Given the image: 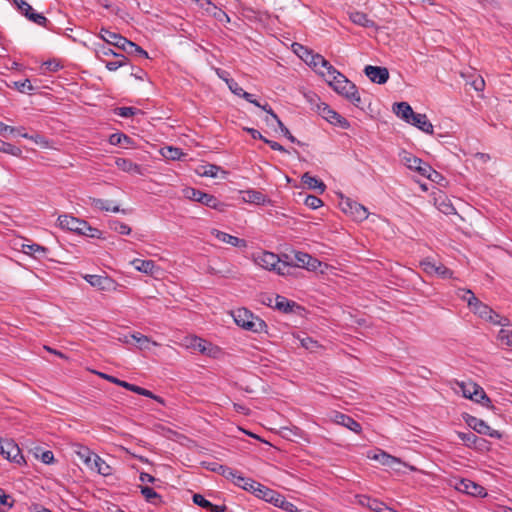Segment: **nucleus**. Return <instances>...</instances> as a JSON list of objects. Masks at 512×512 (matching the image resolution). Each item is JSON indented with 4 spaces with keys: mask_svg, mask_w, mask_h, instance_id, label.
Segmentation results:
<instances>
[{
    "mask_svg": "<svg viewBox=\"0 0 512 512\" xmlns=\"http://www.w3.org/2000/svg\"><path fill=\"white\" fill-rule=\"evenodd\" d=\"M326 81L335 92L344 96L354 106L359 107L361 104L360 94L355 86L345 75L336 70L333 66H329V72L325 76Z\"/></svg>",
    "mask_w": 512,
    "mask_h": 512,
    "instance_id": "obj_1",
    "label": "nucleus"
},
{
    "mask_svg": "<svg viewBox=\"0 0 512 512\" xmlns=\"http://www.w3.org/2000/svg\"><path fill=\"white\" fill-rule=\"evenodd\" d=\"M231 316L235 324L243 330L256 334L267 333L268 331L266 322L247 308L241 307L232 310Z\"/></svg>",
    "mask_w": 512,
    "mask_h": 512,
    "instance_id": "obj_2",
    "label": "nucleus"
},
{
    "mask_svg": "<svg viewBox=\"0 0 512 512\" xmlns=\"http://www.w3.org/2000/svg\"><path fill=\"white\" fill-rule=\"evenodd\" d=\"M254 262L263 269L274 271L281 276L288 275L292 267L287 260H281L277 254L269 251L254 255Z\"/></svg>",
    "mask_w": 512,
    "mask_h": 512,
    "instance_id": "obj_3",
    "label": "nucleus"
},
{
    "mask_svg": "<svg viewBox=\"0 0 512 512\" xmlns=\"http://www.w3.org/2000/svg\"><path fill=\"white\" fill-rule=\"evenodd\" d=\"M185 346L188 349H193L198 351L199 353L208 356L213 359H218L223 355V351L217 345L198 337V336H188L185 338Z\"/></svg>",
    "mask_w": 512,
    "mask_h": 512,
    "instance_id": "obj_4",
    "label": "nucleus"
},
{
    "mask_svg": "<svg viewBox=\"0 0 512 512\" xmlns=\"http://www.w3.org/2000/svg\"><path fill=\"white\" fill-rule=\"evenodd\" d=\"M184 196L192 201L199 202L209 208L224 211L227 206L225 203L219 201L214 195L205 193L198 189L187 187L183 190Z\"/></svg>",
    "mask_w": 512,
    "mask_h": 512,
    "instance_id": "obj_5",
    "label": "nucleus"
},
{
    "mask_svg": "<svg viewBox=\"0 0 512 512\" xmlns=\"http://www.w3.org/2000/svg\"><path fill=\"white\" fill-rule=\"evenodd\" d=\"M99 375H100V377H102L103 379H106L107 381H109L111 383L121 386L129 391H132V392L138 394V395H142V396L151 398V399L157 401L158 403L164 404V400L160 396L153 394L150 390H147V389L137 386L135 384H131L129 382L120 380L112 375H108L105 373H99Z\"/></svg>",
    "mask_w": 512,
    "mask_h": 512,
    "instance_id": "obj_6",
    "label": "nucleus"
},
{
    "mask_svg": "<svg viewBox=\"0 0 512 512\" xmlns=\"http://www.w3.org/2000/svg\"><path fill=\"white\" fill-rule=\"evenodd\" d=\"M83 279L92 287L104 292L116 291L120 286L113 278L109 277L107 274H86L83 276Z\"/></svg>",
    "mask_w": 512,
    "mask_h": 512,
    "instance_id": "obj_7",
    "label": "nucleus"
},
{
    "mask_svg": "<svg viewBox=\"0 0 512 512\" xmlns=\"http://www.w3.org/2000/svg\"><path fill=\"white\" fill-rule=\"evenodd\" d=\"M339 205L341 210L345 214L350 215L355 221H364L369 216V212L365 206L350 198H342Z\"/></svg>",
    "mask_w": 512,
    "mask_h": 512,
    "instance_id": "obj_8",
    "label": "nucleus"
},
{
    "mask_svg": "<svg viewBox=\"0 0 512 512\" xmlns=\"http://www.w3.org/2000/svg\"><path fill=\"white\" fill-rule=\"evenodd\" d=\"M0 454L3 458L16 464L25 463L24 456L21 454L19 446L10 439H1Z\"/></svg>",
    "mask_w": 512,
    "mask_h": 512,
    "instance_id": "obj_9",
    "label": "nucleus"
},
{
    "mask_svg": "<svg viewBox=\"0 0 512 512\" xmlns=\"http://www.w3.org/2000/svg\"><path fill=\"white\" fill-rule=\"evenodd\" d=\"M318 110L319 114L330 124L338 126L342 129L350 128L349 121L341 116L338 112L333 110L329 105L321 103V105L318 106Z\"/></svg>",
    "mask_w": 512,
    "mask_h": 512,
    "instance_id": "obj_10",
    "label": "nucleus"
},
{
    "mask_svg": "<svg viewBox=\"0 0 512 512\" xmlns=\"http://www.w3.org/2000/svg\"><path fill=\"white\" fill-rule=\"evenodd\" d=\"M455 489L459 492L466 493L471 496L485 497L487 492L483 486L470 480V479H459L455 483Z\"/></svg>",
    "mask_w": 512,
    "mask_h": 512,
    "instance_id": "obj_11",
    "label": "nucleus"
},
{
    "mask_svg": "<svg viewBox=\"0 0 512 512\" xmlns=\"http://www.w3.org/2000/svg\"><path fill=\"white\" fill-rule=\"evenodd\" d=\"M420 266L430 275H437L442 279H450L453 277V271L447 268L445 265L441 263H436L430 259H424L420 262Z\"/></svg>",
    "mask_w": 512,
    "mask_h": 512,
    "instance_id": "obj_12",
    "label": "nucleus"
},
{
    "mask_svg": "<svg viewBox=\"0 0 512 512\" xmlns=\"http://www.w3.org/2000/svg\"><path fill=\"white\" fill-rule=\"evenodd\" d=\"M466 423L479 434L487 435L495 439L502 437V434L498 430L492 429L484 420L477 417L468 416Z\"/></svg>",
    "mask_w": 512,
    "mask_h": 512,
    "instance_id": "obj_13",
    "label": "nucleus"
},
{
    "mask_svg": "<svg viewBox=\"0 0 512 512\" xmlns=\"http://www.w3.org/2000/svg\"><path fill=\"white\" fill-rule=\"evenodd\" d=\"M305 62L319 72L322 76H326L329 72V66H332L322 55L315 54L311 50H305Z\"/></svg>",
    "mask_w": 512,
    "mask_h": 512,
    "instance_id": "obj_14",
    "label": "nucleus"
},
{
    "mask_svg": "<svg viewBox=\"0 0 512 512\" xmlns=\"http://www.w3.org/2000/svg\"><path fill=\"white\" fill-rule=\"evenodd\" d=\"M330 419L333 423L343 426L356 434H360L362 431L361 424L344 413L333 411L330 415Z\"/></svg>",
    "mask_w": 512,
    "mask_h": 512,
    "instance_id": "obj_15",
    "label": "nucleus"
},
{
    "mask_svg": "<svg viewBox=\"0 0 512 512\" xmlns=\"http://www.w3.org/2000/svg\"><path fill=\"white\" fill-rule=\"evenodd\" d=\"M99 37L106 42L108 45L115 46L116 48L125 51L130 40L123 37L122 35L110 31L106 28H102L99 32Z\"/></svg>",
    "mask_w": 512,
    "mask_h": 512,
    "instance_id": "obj_16",
    "label": "nucleus"
},
{
    "mask_svg": "<svg viewBox=\"0 0 512 512\" xmlns=\"http://www.w3.org/2000/svg\"><path fill=\"white\" fill-rule=\"evenodd\" d=\"M294 259H295L294 266L299 267V268H304L309 271H315L321 265V262L318 259H316V258L312 257L310 254H308L306 252H302V251H296L294 253Z\"/></svg>",
    "mask_w": 512,
    "mask_h": 512,
    "instance_id": "obj_17",
    "label": "nucleus"
},
{
    "mask_svg": "<svg viewBox=\"0 0 512 512\" xmlns=\"http://www.w3.org/2000/svg\"><path fill=\"white\" fill-rule=\"evenodd\" d=\"M364 73L371 82L376 84H384L389 79V71L386 67L367 65Z\"/></svg>",
    "mask_w": 512,
    "mask_h": 512,
    "instance_id": "obj_18",
    "label": "nucleus"
},
{
    "mask_svg": "<svg viewBox=\"0 0 512 512\" xmlns=\"http://www.w3.org/2000/svg\"><path fill=\"white\" fill-rule=\"evenodd\" d=\"M58 224L62 229L75 232L80 235L83 227H85V220L78 219L71 215H60L58 217Z\"/></svg>",
    "mask_w": 512,
    "mask_h": 512,
    "instance_id": "obj_19",
    "label": "nucleus"
},
{
    "mask_svg": "<svg viewBox=\"0 0 512 512\" xmlns=\"http://www.w3.org/2000/svg\"><path fill=\"white\" fill-rule=\"evenodd\" d=\"M465 293L469 295L468 307L473 311L474 314L484 319L488 316V314L492 313V309L488 305L481 302L471 290H466Z\"/></svg>",
    "mask_w": 512,
    "mask_h": 512,
    "instance_id": "obj_20",
    "label": "nucleus"
},
{
    "mask_svg": "<svg viewBox=\"0 0 512 512\" xmlns=\"http://www.w3.org/2000/svg\"><path fill=\"white\" fill-rule=\"evenodd\" d=\"M211 234L215 236L219 241L229 244L233 247H239V248H246L247 247V241L245 239L238 238L236 236L230 235L226 232L213 229L211 231Z\"/></svg>",
    "mask_w": 512,
    "mask_h": 512,
    "instance_id": "obj_21",
    "label": "nucleus"
},
{
    "mask_svg": "<svg viewBox=\"0 0 512 512\" xmlns=\"http://www.w3.org/2000/svg\"><path fill=\"white\" fill-rule=\"evenodd\" d=\"M201 7L205 9V11L213 16L217 21L221 23H229L230 17L228 14L222 9L218 8L211 0H204L201 4Z\"/></svg>",
    "mask_w": 512,
    "mask_h": 512,
    "instance_id": "obj_22",
    "label": "nucleus"
},
{
    "mask_svg": "<svg viewBox=\"0 0 512 512\" xmlns=\"http://www.w3.org/2000/svg\"><path fill=\"white\" fill-rule=\"evenodd\" d=\"M408 124L416 127L424 133L433 134V125L426 114L414 113Z\"/></svg>",
    "mask_w": 512,
    "mask_h": 512,
    "instance_id": "obj_23",
    "label": "nucleus"
},
{
    "mask_svg": "<svg viewBox=\"0 0 512 512\" xmlns=\"http://www.w3.org/2000/svg\"><path fill=\"white\" fill-rule=\"evenodd\" d=\"M88 203L95 209L106 211V212H122L125 213V210H121L118 205H112L111 201L89 197Z\"/></svg>",
    "mask_w": 512,
    "mask_h": 512,
    "instance_id": "obj_24",
    "label": "nucleus"
},
{
    "mask_svg": "<svg viewBox=\"0 0 512 512\" xmlns=\"http://www.w3.org/2000/svg\"><path fill=\"white\" fill-rule=\"evenodd\" d=\"M393 112L397 117L409 123L414 115L412 107L407 102H398L393 105Z\"/></svg>",
    "mask_w": 512,
    "mask_h": 512,
    "instance_id": "obj_25",
    "label": "nucleus"
},
{
    "mask_svg": "<svg viewBox=\"0 0 512 512\" xmlns=\"http://www.w3.org/2000/svg\"><path fill=\"white\" fill-rule=\"evenodd\" d=\"M22 252L26 255L34 257L35 259H41L46 257L48 248L37 243L22 244Z\"/></svg>",
    "mask_w": 512,
    "mask_h": 512,
    "instance_id": "obj_26",
    "label": "nucleus"
},
{
    "mask_svg": "<svg viewBox=\"0 0 512 512\" xmlns=\"http://www.w3.org/2000/svg\"><path fill=\"white\" fill-rule=\"evenodd\" d=\"M253 495L261 500H264L268 503L273 504L275 501V498L278 495V492L259 483V486L256 487V489L253 492Z\"/></svg>",
    "mask_w": 512,
    "mask_h": 512,
    "instance_id": "obj_27",
    "label": "nucleus"
},
{
    "mask_svg": "<svg viewBox=\"0 0 512 512\" xmlns=\"http://www.w3.org/2000/svg\"><path fill=\"white\" fill-rule=\"evenodd\" d=\"M115 164L118 169H120L124 172L138 174V175L142 174V167L139 164L134 163L129 159L117 158L115 160Z\"/></svg>",
    "mask_w": 512,
    "mask_h": 512,
    "instance_id": "obj_28",
    "label": "nucleus"
},
{
    "mask_svg": "<svg viewBox=\"0 0 512 512\" xmlns=\"http://www.w3.org/2000/svg\"><path fill=\"white\" fill-rule=\"evenodd\" d=\"M368 458L380 462L384 466L393 467L395 464L400 463V460L382 450L378 453L368 454Z\"/></svg>",
    "mask_w": 512,
    "mask_h": 512,
    "instance_id": "obj_29",
    "label": "nucleus"
},
{
    "mask_svg": "<svg viewBox=\"0 0 512 512\" xmlns=\"http://www.w3.org/2000/svg\"><path fill=\"white\" fill-rule=\"evenodd\" d=\"M193 502L211 512H224L225 506L223 505H215L211 503L209 500H207L203 495L201 494H194L193 495Z\"/></svg>",
    "mask_w": 512,
    "mask_h": 512,
    "instance_id": "obj_30",
    "label": "nucleus"
},
{
    "mask_svg": "<svg viewBox=\"0 0 512 512\" xmlns=\"http://www.w3.org/2000/svg\"><path fill=\"white\" fill-rule=\"evenodd\" d=\"M301 181L309 189L317 190L319 193H323L326 189L324 182L309 173H304L301 177Z\"/></svg>",
    "mask_w": 512,
    "mask_h": 512,
    "instance_id": "obj_31",
    "label": "nucleus"
},
{
    "mask_svg": "<svg viewBox=\"0 0 512 512\" xmlns=\"http://www.w3.org/2000/svg\"><path fill=\"white\" fill-rule=\"evenodd\" d=\"M91 470L96 471L102 476H110L113 473L112 467L106 463L104 459H102L99 455H95L94 460L92 461Z\"/></svg>",
    "mask_w": 512,
    "mask_h": 512,
    "instance_id": "obj_32",
    "label": "nucleus"
},
{
    "mask_svg": "<svg viewBox=\"0 0 512 512\" xmlns=\"http://www.w3.org/2000/svg\"><path fill=\"white\" fill-rule=\"evenodd\" d=\"M243 194V200L247 203L264 205L267 202V197L260 191L249 189L244 191Z\"/></svg>",
    "mask_w": 512,
    "mask_h": 512,
    "instance_id": "obj_33",
    "label": "nucleus"
},
{
    "mask_svg": "<svg viewBox=\"0 0 512 512\" xmlns=\"http://www.w3.org/2000/svg\"><path fill=\"white\" fill-rule=\"evenodd\" d=\"M74 452L88 468H92V461L96 454L91 449L83 445H76Z\"/></svg>",
    "mask_w": 512,
    "mask_h": 512,
    "instance_id": "obj_34",
    "label": "nucleus"
},
{
    "mask_svg": "<svg viewBox=\"0 0 512 512\" xmlns=\"http://www.w3.org/2000/svg\"><path fill=\"white\" fill-rule=\"evenodd\" d=\"M468 388H473V391H472V394H473L472 400L473 401H475L476 403H481V404L490 403L489 397L486 395L485 391L483 390V388L481 386H479L478 384H476L474 382H470Z\"/></svg>",
    "mask_w": 512,
    "mask_h": 512,
    "instance_id": "obj_35",
    "label": "nucleus"
},
{
    "mask_svg": "<svg viewBox=\"0 0 512 512\" xmlns=\"http://www.w3.org/2000/svg\"><path fill=\"white\" fill-rule=\"evenodd\" d=\"M294 306H295V302L288 300L284 296L277 295L275 297L274 308H276L277 310H279L281 312H284V313L292 312Z\"/></svg>",
    "mask_w": 512,
    "mask_h": 512,
    "instance_id": "obj_36",
    "label": "nucleus"
},
{
    "mask_svg": "<svg viewBox=\"0 0 512 512\" xmlns=\"http://www.w3.org/2000/svg\"><path fill=\"white\" fill-rule=\"evenodd\" d=\"M131 263L136 270L146 274H152L155 268V263L152 260L134 259Z\"/></svg>",
    "mask_w": 512,
    "mask_h": 512,
    "instance_id": "obj_37",
    "label": "nucleus"
},
{
    "mask_svg": "<svg viewBox=\"0 0 512 512\" xmlns=\"http://www.w3.org/2000/svg\"><path fill=\"white\" fill-rule=\"evenodd\" d=\"M141 494L145 500L151 504L157 505L161 502V496L151 487L141 486Z\"/></svg>",
    "mask_w": 512,
    "mask_h": 512,
    "instance_id": "obj_38",
    "label": "nucleus"
},
{
    "mask_svg": "<svg viewBox=\"0 0 512 512\" xmlns=\"http://www.w3.org/2000/svg\"><path fill=\"white\" fill-rule=\"evenodd\" d=\"M236 486H238V487L242 488L243 490L248 491V492L253 494V492L256 489V487L259 486V482L255 481V480H253V479H251L249 477H244L243 475H241L237 479Z\"/></svg>",
    "mask_w": 512,
    "mask_h": 512,
    "instance_id": "obj_39",
    "label": "nucleus"
},
{
    "mask_svg": "<svg viewBox=\"0 0 512 512\" xmlns=\"http://www.w3.org/2000/svg\"><path fill=\"white\" fill-rule=\"evenodd\" d=\"M295 338L299 341L300 345L305 348L306 350H309L311 352H315L319 347L320 344L318 341L314 340L313 338L306 336V335H297Z\"/></svg>",
    "mask_w": 512,
    "mask_h": 512,
    "instance_id": "obj_40",
    "label": "nucleus"
},
{
    "mask_svg": "<svg viewBox=\"0 0 512 512\" xmlns=\"http://www.w3.org/2000/svg\"><path fill=\"white\" fill-rule=\"evenodd\" d=\"M130 338L136 341L140 349H149L150 344H152L153 346L159 345L157 342L152 341L149 337L138 332L131 334Z\"/></svg>",
    "mask_w": 512,
    "mask_h": 512,
    "instance_id": "obj_41",
    "label": "nucleus"
},
{
    "mask_svg": "<svg viewBox=\"0 0 512 512\" xmlns=\"http://www.w3.org/2000/svg\"><path fill=\"white\" fill-rule=\"evenodd\" d=\"M94 51H95L96 57L101 61H103L102 56L120 57V53L115 52L108 45L101 44V43L95 44Z\"/></svg>",
    "mask_w": 512,
    "mask_h": 512,
    "instance_id": "obj_42",
    "label": "nucleus"
},
{
    "mask_svg": "<svg viewBox=\"0 0 512 512\" xmlns=\"http://www.w3.org/2000/svg\"><path fill=\"white\" fill-rule=\"evenodd\" d=\"M350 19L353 23L360 25L362 27H372L374 26V21L368 18L365 13L362 12H354L350 15Z\"/></svg>",
    "mask_w": 512,
    "mask_h": 512,
    "instance_id": "obj_43",
    "label": "nucleus"
},
{
    "mask_svg": "<svg viewBox=\"0 0 512 512\" xmlns=\"http://www.w3.org/2000/svg\"><path fill=\"white\" fill-rule=\"evenodd\" d=\"M458 437L462 440V442L469 448L476 447L479 441H482L481 438L476 436L473 432H458Z\"/></svg>",
    "mask_w": 512,
    "mask_h": 512,
    "instance_id": "obj_44",
    "label": "nucleus"
},
{
    "mask_svg": "<svg viewBox=\"0 0 512 512\" xmlns=\"http://www.w3.org/2000/svg\"><path fill=\"white\" fill-rule=\"evenodd\" d=\"M108 225L112 231L118 234L129 235L131 233V228L117 219L109 220Z\"/></svg>",
    "mask_w": 512,
    "mask_h": 512,
    "instance_id": "obj_45",
    "label": "nucleus"
},
{
    "mask_svg": "<svg viewBox=\"0 0 512 512\" xmlns=\"http://www.w3.org/2000/svg\"><path fill=\"white\" fill-rule=\"evenodd\" d=\"M20 136L25 139L33 141L35 144L39 145L42 148H48L50 146L49 140L39 133H35L32 135L28 133H21Z\"/></svg>",
    "mask_w": 512,
    "mask_h": 512,
    "instance_id": "obj_46",
    "label": "nucleus"
},
{
    "mask_svg": "<svg viewBox=\"0 0 512 512\" xmlns=\"http://www.w3.org/2000/svg\"><path fill=\"white\" fill-rule=\"evenodd\" d=\"M273 505L276 507H279L287 512H296L297 511V507L293 503L287 501L285 499V497L283 495H281L280 493H278L277 497L275 498Z\"/></svg>",
    "mask_w": 512,
    "mask_h": 512,
    "instance_id": "obj_47",
    "label": "nucleus"
},
{
    "mask_svg": "<svg viewBox=\"0 0 512 512\" xmlns=\"http://www.w3.org/2000/svg\"><path fill=\"white\" fill-rule=\"evenodd\" d=\"M420 175L434 181L436 177H438V173L427 163L422 161V164L419 165V168L416 169Z\"/></svg>",
    "mask_w": 512,
    "mask_h": 512,
    "instance_id": "obj_48",
    "label": "nucleus"
},
{
    "mask_svg": "<svg viewBox=\"0 0 512 512\" xmlns=\"http://www.w3.org/2000/svg\"><path fill=\"white\" fill-rule=\"evenodd\" d=\"M221 168L214 164H207L201 167V170H198V174L201 176L216 178L218 176Z\"/></svg>",
    "mask_w": 512,
    "mask_h": 512,
    "instance_id": "obj_49",
    "label": "nucleus"
},
{
    "mask_svg": "<svg viewBox=\"0 0 512 512\" xmlns=\"http://www.w3.org/2000/svg\"><path fill=\"white\" fill-rule=\"evenodd\" d=\"M0 152L9 154V155H12L15 157H20L22 155L21 148L13 145L11 143L4 142V141L0 142Z\"/></svg>",
    "mask_w": 512,
    "mask_h": 512,
    "instance_id": "obj_50",
    "label": "nucleus"
},
{
    "mask_svg": "<svg viewBox=\"0 0 512 512\" xmlns=\"http://www.w3.org/2000/svg\"><path fill=\"white\" fill-rule=\"evenodd\" d=\"M484 320L494 324V325H499V326H508L510 324V321L508 318L506 317H501L498 313H496L493 309H492V313L491 314H488V316L486 318H484Z\"/></svg>",
    "mask_w": 512,
    "mask_h": 512,
    "instance_id": "obj_51",
    "label": "nucleus"
},
{
    "mask_svg": "<svg viewBox=\"0 0 512 512\" xmlns=\"http://www.w3.org/2000/svg\"><path fill=\"white\" fill-rule=\"evenodd\" d=\"M117 58L118 60L115 61H103L105 63V67L107 70L116 71L117 69L125 66L128 63V58L123 54H120V57Z\"/></svg>",
    "mask_w": 512,
    "mask_h": 512,
    "instance_id": "obj_52",
    "label": "nucleus"
},
{
    "mask_svg": "<svg viewBox=\"0 0 512 512\" xmlns=\"http://www.w3.org/2000/svg\"><path fill=\"white\" fill-rule=\"evenodd\" d=\"M111 145H128L131 143V138L124 133H113L109 137Z\"/></svg>",
    "mask_w": 512,
    "mask_h": 512,
    "instance_id": "obj_53",
    "label": "nucleus"
},
{
    "mask_svg": "<svg viewBox=\"0 0 512 512\" xmlns=\"http://www.w3.org/2000/svg\"><path fill=\"white\" fill-rule=\"evenodd\" d=\"M219 469H221V475L226 479L232 481L235 485L237 484L238 477L242 475L239 471L225 465L224 467H219Z\"/></svg>",
    "mask_w": 512,
    "mask_h": 512,
    "instance_id": "obj_54",
    "label": "nucleus"
},
{
    "mask_svg": "<svg viewBox=\"0 0 512 512\" xmlns=\"http://www.w3.org/2000/svg\"><path fill=\"white\" fill-rule=\"evenodd\" d=\"M162 154L165 158L171 160H180L184 156L181 149L172 146L164 148Z\"/></svg>",
    "mask_w": 512,
    "mask_h": 512,
    "instance_id": "obj_55",
    "label": "nucleus"
},
{
    "mask_svg": "<svg viewBox=\"0 0 512 512\" xmlns=\"http://www.w3.org/2000/svg\"><path fill=\"white\" fill-rule=\"evenodd\" d=\"M26 18L34 22L35 24L43 27H46L47 23L49 22L48 19L42 13H37L34 10L26 14Z\"/></svg>",
    "mask_w": 512,
    "mask_h": 512,
    "instance_id": "obj_56",
    "label": "nucleus"
},
{
    "mask_svg": "<svg viewBox=\"0 0 512 512\" xmlns=\"http://www.w3.org/2000/svg\"><path fill=\"white\" fill-rule=\"evenodd\" d=\"M14 87L21 93H32L35 87L31 84L29 79H24L14 82Z\"/></svg>",
    "mask_w": 512,
    "mask_h": 512,
    "instance_id": "obj_57",
    "label": "nucleus"
},
{
    "mask_svg": "<svg viewBox=\"0 0 512 512\" xmlns=\"http://www.w3.org/2000/svg\"><path fill=\"white\" fill-rule=\"evenodd\" d=\"M404 164L411 170H416L419 168V165L422 164V159L412 155V154H406L402 158Z\"/></svg>",
    "mask_w": 512,
    "mask_h": 512,
    "instance_id": "obj_58",
    "label": "nucleus"
},
{
    "mask_svg": "<svg viewBox=\"0 0 512 512\" xmlns=\"http://www.w3.org/2000/svg\"><path fill=\"white\" fill-rule=\"evenodd\" d=\"M80 235L99 239L102 236V232L99 229L90 226L89 223L85 221V227H83Z\"/></svg>",
    "mask_w": 512,
    "mask_h": 512,
    "instance_id": "obj_59",
    "label": "nucleus"
},
{
    "mask_svg": "<svg viewBox=\"0 0 512 512\" xmlns=\"http://www.w3.org/2000/svg\"><path fill=\"white\" fill-rule=\"evenodd\" d=\"M124 52L127 54H136L148 58V53L132 41H129L127 45V50H125Z\"/></svg>",
    "mask_w": 512,
    "mask_h": 512,
    "instance_id": "obj_60",
    "label": "nucleus"
},
{
    "mask_svg": "<svg viewBox=\"0 0 512 512\" xmlns=\"http://www.w3.org/2000/svg\"><path fill=\"white\" fill-rule=\"evenodd\" d=\"M498 339L502 344L512 348V331L501 329L498 333Z\"/></svg>",
    "mask_w": 512,
    "mask_h": 512,
    "instance_id": "obj_61",
    "label": "nucleus"
},
{
    "mask_svg": "<svg viewBox=\"0 0 512 512\" xmlns=\"http://www.w3.org/2000/svg\"><path fill=\"white\" fill-rule=\"evenodd\" d=\"M136 112H137V109L134 107L123 106V107H118L115 109V114L120 117H123V118H129V117L135 115Z\"/></svg>",
    "mask_w": 512,
    "mask_h": 512,
    "instance_id": "obj_62",
    "label": "nucleus"
},
{
    "mask_svg": "<svg viewBox=\"0 0 512 512\" xmlns=\"http://www.w3.org/2000/svg\"><path fill=\"white\" fill-rule=\"evenodd\" d=\"M281 131V133L292 143L301 144L289 131V129L283 124V122L278 118L275 121Z\"/></svg>",
    "mask_w": 512,
    "mask_h": 512,
    "instance_id": "obj_63",
    "label": "nucleus"
},
{
    "mask_svg": "<svg viewBox=\"0 0 512 512\" xmlns=\"http://www.w3.org/2000/svg\"><path fill=\"white\" fill-rule=\"evenodd\" d=\"M305 205L311 209H317L323 205L320 198L314 195H308L304 201Z\"/></svg>",
    "mask_w": 512,
    "mask_h": 512,
    "instance_id": "obj_64",
    "label": "nucleus"
}]
</instances>
